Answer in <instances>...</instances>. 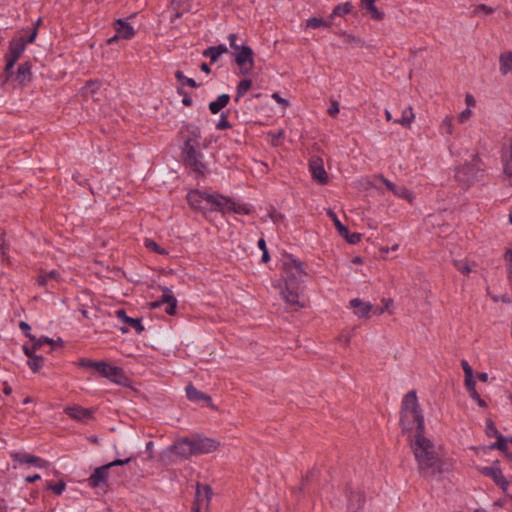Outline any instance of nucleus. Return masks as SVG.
<instances>
[{
    "mask_svg": "<svg viewBox=\"0 0 512 512\" xmlns=\"http://www.w3.org/2000/svg\"><path fill=\"white\" fill-rule=\"evenodd\" d=\"M47 488L52 490L55 494L61 495L66 488V484L63 481H59L55 484H49Z\"/></svg>",
    "mask_w": 512,
    "mask_h": 512,
    "instance_id": "nucleus-47",
    "label": "nucleus"
},
{
    "mask_svg": "<svg viewBox=\"0 0 512 512\" xmlns=\"http://www.w3.org/2000/svg\"><path fill=\"white\" fill-rule=\"evenodd\" d=\"M454 265H455L456 269L464 275H468L472 271V268L470 267L469 263L466 261L457 260L454 262Z\"/></svg>",
    "mask_w": 512,
    "mask_h": 512,
    "instance_id": "nucleus-43",
    "label": "nucleus"
},
{
    "mask_svg": "<svg viewBox=\"0 0 512 512\" xmlns=\"http://www.w3.org/2000/svg\"><path fill=\"white\" fill-rule=\"evenodd\" d=\"M439 131L444 136H452L454 133V125H453V118L450 115H446L440 125H439Z\"/></svg>",
    "mask_w": 512,
    "mask_h": 512,
    "instance_id": "nucleus-30",
    "label": "nucleus"
},
{
    "mask_svg": "<svg viewBox=\"0 0 512 512\" xmlns=\"http://www.w3.org/2000/svg\"><path fill=\"white\" fill-rule=\"evenodd\" d=\"M309 171L315 183L319 185H326L328 183L329 176L320 157H312L309 160Z\"/></svg>",
    "mask_w": 512,
    "mask_h": 512,
    "instance_id": "nucleus-12",
    "label": "nucleus"
},
{
    "mask_svg": "<svg viewBox=\"0 0 512 512\" xmlns=\"http://www.w3.org/2000/svg\"><path fill=\"white\" fill-rule=\"evenodd\" d=\"M414 120H415V114H414L413 108L411 106H408L402 111L401 118L395 119L394 123H397L404 127L409 128L411 126V124L414 122Z\"/></svg>",
    "mask_w": 512,
    "mask_h": 512,
    "instance_id": "nucleus-29",
    "label": "nucleus"
},
{
    "mask_svg": "<svg viewBox=\"0 0 512 512\" xmlns=\"http://www.w3.org/2000/svg\"><path fill=\"white\" fill-rule=\"evenodd\" d=\"M382 306L381 307H377V308H374V311H373V314L375 315H382L383 313L385 312H389L390 314L393 312V306H394V302L392 299H389V298H384L382 299Z\"/></svg>",
    "mask_w": 512,
    "mask_h": 512,
    "instance_id": "nucleus-37",
    "label": "nucleus"
},
{
    "mask_svg": "<svg viewBox=\"0 0 512 512\" xmlns=\"http://www.w3.org/2000/svg\"><path fill=\"white\" fill-rule=\"evenodd\" d=\"M465 387L468 390V392L476 390V381L474 379V376L465 377Z\"/></svg>",
    "mask_w": 512,
    "mask_h": 512,
    "instance_id": "nucleus-54",
    "label": "nucleus"
},
{
    "mask_svg": "<svg viewBox=\"0 0 512 512\" xmlns=\"http://www.w3.org/2000/svg\"><path fill=\"white\" fill-rule=\"evenodd\" d=\"M328 216L331 218V220L333 221L334 223V226L336 228V230L338 231V233L341 235V236H347L348 234V228L346 226H344L341 221L338 219L337 215L335 214V212L329 210L327 212Z\"/></svg>",
    "mask_w": 512,
    "mask_h": 512,
    "instance_id": "nucleus-38",
    "label": "nucleus"
},
{
    "mask_svg": "<svg viewBox=\"0 0 512 512\" xmlns=\"http://www.w3.org/2000/svg\"><path fill=\"white\" fill-rule=\"evenodd\" d=\"M11 457L21 464H31L40 469L49 467L48 461L28 453H13Z\"/></svg>",
    "mask_w": 512,
    "mask_h": 512,
    "instance_id": "nucleus-17",
    "label": "nucleus"
},
{
    "mask_svg": "<svg viewBox=\"0 0 512 512\" xmlns=\"http://www.w3.org/2000/svg\"><path fill=\"white\" fill-rule=\"evenodd\" d=\"M499 70L503 75L512 72V51H505L500 54Z\"/></svg>",
    "mask_w": 512,
    "mask_h": 512,
    "instance_id": "nucleus-26",
    "label": "nucleus"
},
{
    "mask_svg": "<svg viewBox=\"0 0 512 512\" xmlns=\"http://www.w3.org/2000/svg\"><path fill=\"white\" fill-rule=\"evenodd\" d=\"M78 365L82 368L93 369L100 376L108 379L110 382L119 384L124 379V372L120 367L110 365L105 361H93L86 358H81Z\"/></svg>",
    "mask_w": 512,
    "mask_h": 512,
    "instance_id": "nucleus-5",
    "label": "nucleus"
},
{
    "mask_svg": "<svg viewBox=\"0 0 512 512\" xmlns=\"http://www.w3.org/2000/svg\"><path fill=\"white\" fill-rule=\"evenodd\" d=\"M114 30L117 32V37L122 39H131L135 35L134 27L123 19H117L114 22Z\"/></svg>",
    "mask_w": 512,
    "mask_h": 512,
    "instance_id": "nucleus-20",
    "label": "nucleus"
},
{
    "mask_svg": "<svg viewBox=\"0 0 512 512\" xmlns=\"http://www.w3.org/2000/svg\"><path fill=\"white\" fill-rule=\"evenodd\" d=\"M42 364H43V358L41 356H34V357H31L29 360H28V366L30 367V369L33 371V372H37L40 370V368L42 367Z\"/></svg>",
    "mask_w": 512,
    "mask_h": 512,
    "instance_id": "nucleus-41",
    "label": "nucleus"
},
{
    "mask_svg": "<svg viewBox=\"0 0 512 512\" xmlns=\"http://www.w3.org/2000/svg\"><path fill=\"white\" fill-rule=\"evenodd\" d=\"M361 7L376 21H381L385 17V13L377 8L373 2L361 1Z\"/></svg>",
    "mask_w": 512,
    "mask_h": 512,
    "instance_id": "nucleus-27",
    "label": "nucleus"
},
{
    "mask_svg": "<svg viewBox=\"0 0 512 512\" xmlns=\"http://www.w3.org/2000/svg\"><path fill=\"white\" fill-rule=\"evenodd\" d=\"M399 249V244H394L392 247H381L380 251L383 253H389L390 251H397Z\"/></svg>",
    "mask_w": 512,
    "mask_h": 512,
    "instance_id": "nucleus-64",
    "label": "nucleus"
},
{
    "mask_svg": "<svg viewBox=\"0 0 512 512\" xmlns=\"http://www.w3.org/2000/svg\"><path fill=\"white\" fill-rule=\"evenodd\" d=\"M228 52V48L224 44H220L217 46L208 47L203 51V56L207 57L211 60V62H216L223 54Z\"/></svg>",
    "mask_w": 512,
    "mask_h": 512,
    "instance_id": "nucleus-25",
    "label": "nucleus"
},
{
    "mask_svg": "<svg viewBox=\"0 0 512 512\" xmlns=\"http://www.w3.org/2000/svg\"><path fill=\"white\" fill-rule=\"evenodd\" d=\"M461 366L463 368L465 377L473 376V369L466 360H462Z\"/></svg>",
    "mask_w": 512,
    "mask_h": 512,
    "instance_id": "nucleus-60",
    "label": "nucleus"
},
{
    "mask_svg": "<svg viewBox=\"0 0 512 512\" xmlns=\"http://www.w3.org/2000/svg\"><path fill=\"white\" fill-rule=\"evenodd\" d=\"M185 134V140L181 149L184 163L195 173L204 175L207 166L204 163V155L201 151V132L195 125H186L182 131Z\"/></svg>",
    "mask_w": 512,
    "mask_h": 512,
    "instance_id": "nucleus-2",
    "label": "nucleus"
},
{
    "mask_svg": "<svg viewBox=\"0 0 512 512\" xmlns=\"http://www.w3.org/2000/svg\"><path fill=\"white\" fill-rule=\"evenodd\" d=\"M230 128V123L228 121V117L225 113H222L220 116V119L216 123V129L218 130H225Z\"/></svg>",
    "mask_w": 512,
    "mask_h": 512,
    "instance_id": "nucleus-48",
    "label": "nucleus"
},
{
    "mask_svg": "<svg viewBox=\"0 0 512 512\" xmlns=\"http://www.w3.org/2000/svg\"><path fill=\"white\" fill-rule=\"evenodd\" d=\"M331 22L324 20L320 17H311L306 20V28L318 29V28H328L330 27Z\"/></svg>",
    "mask_w": 512,
    "mask_h": 512,
    "instance_id": "nucleus-33",
    "label": "nucleus"
},
{
    "mask_svg": "<svg viewBox=\"0 0 512 512\" xmlns=\"http://www.w3.org/2000/svg\"><path fill=\"white\" fill-rule=\"evenodd\" d=\"M410 448L421 471L430 474L442 472V462L435 453L434 443L425 437L424 432L417 433L410 440Z\"/></svg>",
    "mask_w": 512,
    "mask_h": 512,
    "instance_id": "nucleus-3",
    "label": "nucleus"
},
{
    "mask_svg": "<svg viewBox=\"0 0 512 512\" xmlns=\"http://www.w3.org/2000/svg\"><path fill=\"white\" fill-rule=\"evenodd\" d=\"M376 179L381 181L388 190H390L396 197L404 199L412 204L415 200L414 193L405 186H397L392 181L385 178L383 175L376 176Z\"/></svg>",
    "mask_w": 512,
    "mask_h": 512,
    "instance_id": "nucleus-13",
    "label": "nucleus"
},
{
    "mask_svg": "<svg viewBox=\"0 0 512 512\" xmlns=\"http://www.w3.org/2000/svg\"><path fill=\"white\" fill-rule=\"evenodd\" d=\"M186 396L192 402H205L209 407L213 406L211 397L197 390L193 385H188L186 387Z\"/></svg>",
    "mask_w": 512,
    "mask_h": 512,
    "instance_id": "nucleus-21",
    "label": "nucleus"
},
{
    "mask_svg": "<svg viewBox=\"0 0 512 512\" xmlns=\"http://www.w3.org/2000/svg\"><path fill=\"white\" fill-rule=\"evenodd\" d=\"M31 342H33L34 344V350H37L39 349L41 346H43L44 344H50L53 342L52 339L46 337V336H42L40 338H36L35 337V340H31Z\"/></svg>",
    "mask_w": 512,
    "mask_h": 512,
    "instance_id": "nucleus-49",
    "label": "nucleus"
},
{
    "mask_svg": "<svg viewBox=\"0 0 512 512\" xmlns=\"http://www.w3.org/2000/svg\"><path fill=\"white\" fill-rule=\"evenodd\" d=\"M480 11L483 12L484 14H491L493 12V9L485 5H480L477 7V12Z\"/></svg>",
    "mask_w": 512,
    "mask_h": 512,
    "instance_id": "nucleus-63",
    "label": "nucleus"
},
{
    "mask_svg": "<svg viewBox=\"0 0 512 512\" xmlns=\"http://www.w3.org/2000/svg\"><path fill=\"white\" fill-rule=\"evenodd\" d=\"M212 498V489L208 485H198L196 488L195 503L192 508L207 510Z\"/></svg>",
    "mask_w": 512,
    "mask_h": 512,
    "instance_id": "nucleus-15",
    "label": "nucleus"
},
{
    "mask_svg": "<svg viewBox=\"0 0 512 512\" xmlns=\"http://www.w3.org/2000/svg\"><path fill=\"white\" fill-rule=\"evenodd\" d=\"M508 500L512 501V496L507 495L505 498L499 499V500L495 501L494 504H493V507L503 506V505H505L507 503Z\"/></svg>",
    "mask_w": 512,
    "mask_h": 512,
    "instance_id": "nucleus-62",
    "label": "nucleus"
},
{
    "mask_svg": "<svg viewBox=\"0 0 512 512\" xmlns=\"http://www.w3.org/2000/svg\"><path fill=\"white\" fill-rule=\"evenodd\" d=\"M235 62L239 67V73L243 76L249 75L255 65L254 52L247 45H241V47L233 52Z\"/></svg>",
    "mask_w": 512,
    "mask_h": 512,
    "instance_id": "nucleus-10",
    "label": "nucleus"
},
{
    "mask_svg": "<svg viewBox=\"0 0 512 512\" xmlns=\"http://www.w3.org/2000/svg\"><path fill=\"white\" fill-rule=\"evenodd\" d=\"M116 317L123 323L129 325L133 328L137 333H141L144 330V327L141 323V320L138 318H131L127 316L126 312L122 309L116 311Z\"/></svg>",
    "mask_w": 512,
    "mask_h": 512,
    "instance_id": "nucleus-24",
    "label": "nucleus"
},
{
    "mask_svg": "<svg viewBox=\"0 0 512 512\" xmlns=\"http://www.w3.org/2000/svg\"><path fill=\"white\" fill-rule=\"evenodd\" d=\"M19 328L24 332L25 336L30 340H35V336L31 334V327L28 323L21 321L19 323Z\"/></svg>",
    "mask_w": 512,
    "mask_h": 512,
    "instance_id": "nucleus-52",
    "label": "nucleus"
},
{
    "mask_svg": "<svg viewBox=\"0 0 512 512\" xmlns=\"http://www.w3.org/2000/svg\"><path fill=\"white\" fill-rule=\"evenodd\" d=\"M400 425L403 431H425L424 415L421 411L416 391L404 395L401 404Z\"/></svg>",
    "mask_w": 512,
    "mask_h": 512,
    "instance_id": "nucleus-4",
    "label": "nucleus"
},
{
    "mask_svg": "<svg viewBox=\"0 0 512 512\" xmlns=\"http://www.w3.org/2000/svg\"><path fill=\"white\" fill-rule=\"evenodd\" d=\"M496 438H497V441H496L495 446L501 450H506L508 448V443H511V439H512V438L504 437L501 434L496 436Z\"/></svg>",
    "mask_w": 512,
    "mask_h": 512,
    "instance_id": "nucleus-46",
    "label": "nucleus"
},
{
    "mask_svg": "<svg viewBox=\"0 0 512 512\" xmlns=\"http://www.w3.org/2000/svg\"><path fill=\"white\" fill-rule=\"evenodd\" d=\"M482 473L484 475H487V476H490L494 482L501 487V489L506 492L507 489H508V486H509V483L508 481L506 480V478L504 477V475L502 474V471L500 470V468L496 467V466H492V467H484L482 469Z\"/></svg>",
    "mask_w": 512,
    "mask_h": 512,
    "instance_id": "nucleus-19",
    "label": "nucleus"
},
{
    "mask_svg": "<svg viewBox=\"0 0 512 512\" xmlns=\"http://www.w3.org/2000/svg\"><path fill=\"white\" fill-rule=\"evenodd\" d=\"M349 243L356 244L360 241L361 236L358 233H352L350 234L348 232L347 236H343Z\"/></svg>",
    "mask_w": 512,
    "mask_h": 512,
    "instance_id": "nucleus-57",
    "label": "nucleus"
},
{
    "mask_svg": "<svg viewBox=\"0 0 512 512\" xmlns=\"http://www.w3.org/2000/svg\"><path fill=\"white\" fill-rule=\"evenodd\" d=\"M349 308L352 310L353 314L359 319H367L370 317V314L373 313L374 307L368 302L364 301L360 298H353L349 302Z\"/></svg>",
    "mask_w": 512,
    "mask_h": 512,
    "instance_id": "nucleus-14",
    "label": "nucleus"
},
{
    "mask_svg": "<svg viewBox=\"0 0 512 512\" xmlns=\"http://www.w3.org/2000/svg\"><path fill=\"white\" fill-rule=\"evenodd\" d=\"M64 412L73 419L84 421L91 417L92 412L89 409L80 406L66 407Z\"/></svg>",
    "mask_w": 512,
    "mask_h": 512,
    "instance_id": "nucleus-23",
    "label": "nucleus"
},
{
    "mask_svg": "<svg viewBox=\"0 0 512 512\" xmlns=\"http://www.w3.org/2000/svg\"><path fill=\"white\" fill-rule=\"evenodd\" d=\"M228 212H234L237 214L247 215L251 212V207L248 204L239 203L232 199Z\"/></svg>",
    "mask_w": 512,
    "mask_h": 512,
    "instance_id": "nucleus-35",
    "label": "nucleus"
},
{
    "mask_svg": "<svg viewBox=\"0 0 512 512\" xmlns=\"http://www.w3.org/2000/svg\"><path fill=\"white\" fill-rule=\"evenodd\" d=\"M268 136L270 137L272 145L278 146L281 138L284 136V132L283 130L271 131L268 133Z\"/></svg>",
    "mask_w": 512,
    "mask_h": 512,
    "instance_id": "nucleus-45",
    "label": "nucleus"
},
{
    "mask_svg": "<svg viewBox=\"0 0 512 512\" xmlns=\"http://www.w3.org/2000/svg\"><path fill=\"white\" fill-rule=\"evenodd\" d=\"M175 77L183 86H189L191 88H196L197 83L194 79L186 77L181 71H176Z\"/></svg>",
    "mask_w": 512,
    "mask_h": 512,
    "instance_id": "nucleus-40",
    "label": "nucleus"
},
{
    "mask_svg": "<svg viewBox=\"0 0 512 512\" xmlns=\"http://www.w3.org/2000/svg\"><path fill=\"white\" fill-rule=\"evenodd\" d=\"M194 455L192 438L182 437L175 440L164 452L162 457L188 459Z\"/></svg>",
    "mask_w": 512,
    "mask_h": 512,
    "instance_id": "nucleus-8",
    "label": "nucleus"
},
{
    "mask_svg": "<svg viewBox=\"0 0 512 512\" xmlns=\"http://www.w3.org/2000/svg\"><path fill=\"white\" fill-rule=\"evenodd\" d=\"M230 101V96L228 94H221L217 97L216 100L211 101L209 103V110L212 114H217L220 112L224 107L228 105Z\"/></svg>",
    "mask_w": 512,
    "mask_h": 512,
    "instance_id": "nucleus-28",
    "label": "nucleus"
},
{
    "mask_svg": "<svg viewBox=\"0 0 512 512\" xmlns=\"http://www.w3.org/2000/svg\"><path fill=\"white\" fill-rule=\"evenodd\" d=\"M272 98L282 106L283 109H286L289 105L287 99L282 98L278 93H273Z\"/></svg>",
    "mask_w": 512,
    "mask_h": 512,
    "instance_id": "nucleus-55",
    "label": "nucleus"
},
{
    "mask_svg": "<svg viewBox=\"0 0 512 512\" xmlns=\"http://www.w3.org/2000/svg\"><path fill=\"white\" fill-rule=\"evenodd\" d=\"M205 201L222 212H228L232 199L218 193H208L205 194Z\"/></svg>",
    "mask_w": 512,
    "mask_h": 512,
    "instance_id": "nucleus-18",
    "label": "nucleus"
},
{
    "mask_svg": "<svg viewBox=\"0 0 512 512\" xmlns=\"http://www.w3.org/2000/svg\"><path fill=\"white\" fill-rule=\"evenodd\" d=\"M144 245L147 249L152 250L159 254H167L166 250L161 248L155 241L152 239H145Z\"/></svg>",
    "mask_w": 512,
    "mask_h": 512,
    "instance_id": "nucleus-42",
    "label": "nucleus"
},
{
    "mask_svg": "<svg viewBox=\"0 0 512 512\" xmlns=\"http://www.w3.org/2000/svg\"><path fill=\"white\" fill-rule=\"evenodd\" d=\"M352 8L353 6L350 2L338 4L334 7L331 13V18L345 16L352 11Z\"/></svg>",
    "mask_w": 512,
    "mask_h": 512,
    "instance_id": "nucleus-32",
    "label": "nucleus"
},
{
    "mask_svg": "<svg viewBox=\"0 0 512 512\" xmlns=\"http://www.w3.org/2000/svg\"><path fill=\"white\" fill-rule=\"evenodd\" d=\"M177 299L173 295V292L169 288H164L163 295L160 301L152 303V307H159L161 304H165V312L168 315H174L177 308Z\"/></svg>",
    "mask_w": 512,
    "mask_h": 512,
    "instance_id": "nucleus-16",
    "label": "nucleus"
},
{
    "mask_svg": "<svg viewBox=\"0 0 512 512\" xmlns=\"http://www.w3.org/2000/svg\"><path fill=\"white\" fill-rule=\"evenodd\" d=\"M472 115H473V109L466 107L464 110H462L458 114L457 121L460 124H464V123H466L472 117Z\"/></svg>",
    "mask_w": 512,
    "mask_h": 512,
    "instance_id": "nucleus-44",
    "label": "nucleus"
},
{
    "mask_svg": "<svg viewBox=\"0 0 512 512\" xmlns=\"http://www.w3.org/2000/svg\"><path fill=\"white\" fill-rule=\"evenodd\" d=\"M252 87V81L250 79L241 80L236 88V97L235 101H239L241 97H243L249 89Z\"/></svg>",
    "mask_w": 512,
    "mask_h": 512,
    "instance_id": "nucleus-36",
    "label": "nucleus"
},
{
    "mask_svg": "<svg viewBox=\"0 0 512 512\" xmlns=\"http://www.w3.org/2000/svg\"><path fill=\"white\" fill-rule=\"evenodd\" d=\"M131 462V457L125 459H116L106 465L97 467L88 478V485L91 488H103L107 484L108 471L114 466H121Z\"/></svg>",
    "mask_w": 512,
    "mask_h": 512,
    "instance_id": "nucleus-7",
    "label": "nucleus"
},
{
    "mask_svg": "<svg viewBox=\"0 0 512 512\" xmlns=\"http://www.w3.org/2000/svg\"><path fill=\"white\" fill-rule=\"evenodd\" d=\"M340 111L339 103L337 101H333L328 109V114L332 117H335Z\"/></svg>",
    "mask_w": 512,
    "mask_h": 512,
    "instance_id": "nucleus-56",
    "label": "nucleus"
},
{
    "mask_svg": "<svg viewBox=\"0 0 512 512\" xmlns=\"http://www.w3.org/2000/svg\"><path fill=\"white\" fill-rule=\"evenodd\" d=\"M194 455L208 454L216 451L220 442L216 439L205 437L202 435H196L192 437Z\"/></svg>",
    "mask_w": 512,
    "mask_h": 512,
    "instance_id": "nucleus-11",
    "label": "nucleus"
},
{
    "mask_svg": "<svg viewBox=\"0 0 512 512\" xmlns=\"http://www.w3.org/2000/svg\"><path fill=\"white\" fill-rule=\"evenodd\" d=\"M486 434L489 437H496L499 435V432H498L496 426L494 425V423L491 420H487V422H486Z\"/></svg>",
    "mask_w": 512,
    "mask_h": 512,
    "instance_id": "nucleus-50",
    "label": "nucleus"
},
{
    "mask_svg": "<svg viewBox=\"0 0 512 512\" xmlns=\"http://www.w3.org/2000/svg\"><path fill=\"white\" fill-rule=\"evenodd\" d=\"M281 279L273 281L272 285L279 290L281 298L290 307L301 308L299 292L305 280L306 271L302 262L293 255H284L281 259Z\"/></svg>",
    "mask_w": 512,
    "mask_h": 512,
    "instance_id": "nucleus-1",
    "label": "nucleus"
},
{
    "mask_svg": "<svg viewBox=\"0 0 512 512\" xmlns=\"http://www.w3.org/2000/svg\"><path fill=\"white\" fill-rule=\"evenodd\" d=\"M483 173L484 171L479 161L473 160L470 163L458 167L455 171V177L461 185L469 187L471 184L481 179Z\"/></svg>",
    "mask_w": 512,
    "mask_h": 512,
    "instance_id": "nucleus-6",
    "label": "nucleus"
},
{
    "mask_svg": "<svg viewBox=\"0 0 512 512\" xmlns=\"http://www.w3.org/2000/svg\"><path fill=\"white\" fill-rule=\"evenodd\" d=\"M23 351L25 353V355L30 359L31 357H34L36 356L35 352L36 350H34V344L32 343L31 347L28 346V345H24L23 346Z\"/></svg>",
    "mask_w": 512,
    "mask_h": 512,
    "instance_id": "nucleus-61",
    "label": "nucleus"
},
{
    "mask_svg": "<svg viewBox=\"0 0 512 512\" xmlns=\"http://www.w3.org/2000/svg\"><path fill=\"white\" fill-rule=\"evenodd\" d=\"M27 41L22 38H14L9 43L8 52L5 55L6 65H5V73L9 77L12 74V69L18 59L21 57L23 52L26 49Z\"/></svg>",
    "mask_w": 512,
    "mask_h": 512,
    "instance_id": "nucleus-9",
    "label": "nucleus"
},
{
    "mask_svg": "<svg viewBox=\"0 0 512 512\" xmlns=\"http://www.w3.org/2000/svg\"><path fill=\"white\" fill-rule=\"evenodd\" d=\"M205 194L199 191H190L187 194V200L193 208H200V202L205 200Z\"/></svg>",
    "mask_w": 512,
    "mask_h": 512,
    "instance_id": "nucleus-34",
    "label": "nucleus"
},
{
    "mask_svg": "<svg viewBox=\"0 0 512 512\" xmlns=\"http://www.w3.org/2000/svg\"><path fill=\"white\" fill-rule=\"evenodd\" d=\"M465 103L468 108H475L476 106V99L471 93H467L465 95Z\"/></svg>",
    "mask_w": 512,
    "mask_h": 512,
    "instance_id": "nucleus-59",
    "label": "nucleus"
},
{
    "mask_svg": "<svg viewBox=\"0 0 512 512\" xmlns=\"http://www.w3.org/2000/svg\"><path fill=\"white\" fill-rule=\"evenodd\" d=\"M228 41H229L230 47L234 51L238 50L241 47V45L237 44V35L236 34H233V33L229 34Z\"/></svg>",
    "mask_w": 512,
    "mask_h": 512,
    "instance_id": "nucleus-58",
    "label": "nucleus"
},
{
    "mask_svg": "<svg viewBox=\"0 0 512 512\" xmlns=\"http://www.w3.org/2000/svg\"><path fill=\"white\" fill-rule=\"evenodd\" d=\"M342 36H343V40H344L345 43L359 44L361 42L360 38H358L355 35L350 34V33L343 32Z\"/></svg>",
    "mask_w": 512,
    "mask_h": 512,
    "instance_id": "nucleus-51",
    "label": "nucleus"
},
{
    "mask_svg": "<svg viewBox=\"0 0 512 512\" xmlns=\"http://www.w3.org/2000/svg\"><path fill=\"white\" fill-rule=\"evenodd\" d=\"M503 258L506 264L508 277L512 280V243L511 246L505 250Z\"/></svg>",
    "mask_w": 512,
    "mask_h": 512,
    "instance_id": "nucleus-39",
    "label": "nucleus"
},
{
    "mask_svg": "<svg viewBox=\"0 0 512 512\" xmlns=\"http://www.w3.org/2000/svg\"><path fill=\"white\" fill-rule=\"evenodd\" d=\"M32 72H31V64L29 62H24L20 64L17 68V72L14 77V81L20 85H25L31 81Z\"/></svg>",
    "mask_w": 512,
    "mask_h": 512,
    "instance_id": "nucleus-22",
    "label": "nucleus"
},
{
    "mask_svg": "<svg viewBox=\"0 0 512 512\" xmlns=\"http://www.w3.org/2000/svg\"><path fill=\"white\" fill-rule=\"evenodd\" d=\"M470 397L480 406V407H486V402L481 398L477 390L469 392Z\"/></svg>",
    "mask_w": 512,
    "mask_h": 512,
    "instance_id": "nucleus-53",
    "label": "nucleus"
},
{
    "mask_svg": "<svg viewBox=\"0 0 512 512\" xmlns=\"http://www.w3.org/2000/svg\"><path fill=\"white\" fill-rule=\"evenodd\" d=\"M59 273L57 270H51L49 272H41L37 278V283L40 286L47 285L50 281H58Z\"/></svg>",
    "mask_w": 512,
    "mask_h": 512,
    "instance_id": "nucleus-31",
    "label": "nucleus"
}]
</instances>
